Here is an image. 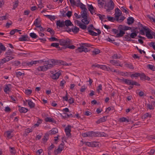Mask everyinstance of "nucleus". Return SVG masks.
I'll use <instances>...</instances> for the list:
<instances>
[{
    "mask_svg": "<svg viewBox=\"0 0 155 155\" xmlns=\"http://www.w3.org/2000/svg\"><path fill=\"white\" fill-rule=\"evenodd\" d=\"M143 30H140V34L142 35H144L145 34L144 32H146V37L148 39H152L153 38L152 36V30L149 28L147 27L143 28Z\"/></svg>",
    "mask_w": 155,
    "mask_h": 155,
    "instance_id": "f257e3e1",
    "label": "nucleus"
},
{
    "mask_svg": "<svg viewBox=\"0 0 155 155\" xmlns=\"http://www.w3.org/2000/svg\"><path fill=\"white\" fill-rule=\"evenodd\" d=\"M114 4L113 1L109 2L107 4L105 3L104 5V8L106 9V11L107 12H111L114 8Z\"/></svg>",
    "mask_w": 155,
    "mask_h": 155,
    "instance_id": "f03ea898",
    "label": "nucleus"
},
{
    "mask_svg": "<svg viewBox=\"0 0 155 155\" xmlns=\"http://www.w3.org/2000/svg\"><path fill=\"white\" fill-rule=\"evenodd\" d=\"M54 65L53 64H48L43 66H40L37 68L38 71H47L48 69H50L53 68Z\"/></svg>",
    "mask_w": 155,
    "mask_h": 155,
    "instance_id": "7ed1b4c3",
    "label": "nucleus"
},
{
    "mask_svg": "<svg viewBox=\"0 0 155 155\" xmlns=\"http://www.w3.org/2000/svg\"><path fill=\"white\" fill-rule=\"evenodd\" d=\"M58 41L60 43L59 44L63 46H65L66 45H69L71 42L70 40L68 38L66 39H59Z\"/></svg>",
    "mask_w": 155,
    "mask_h": 155,
    "instance_id": "20e7f679",
    "label": "nucleus"
},
{
    "mask_svg": "<svg viewBox=\"0 0 155 155\" xmlns=\"http://www.w3.org/2000/svg\"><path fill=\"white\" fill-rule=\"evenodd\" d=\"M54 66L56 65H57L59 66L61 65L69 66L71 65V63L68 64L67 63L64 61H63L62 60H57L56 59H54Z\"/></svg>",
    "mask_w": 155,
    "mask_h": 155,
    "instance_id": "39448f33",
    "label": "nucleus"
},
{
    "mask_svg": "<svg viewBox=\"0 0 155 155\" xmlns=\"http://www.w3.org/2000/svg\"><path fill=\"white\" fill-rule=\"evenodd\" d=\"M71 126L70 125H68V126L65 128V132L66 133V135L67 137H69L71 136Z\"/></svg>",
    "mask_w": 155,
    "mask_h": 155,
    "instance_id": "423d86ee",
    "label": "nucleus"
},
{
    "mask_svg": "<svg viewBox=\"0 0 155 155\" xmlns=\"http://www.w3.org/2000/svg\"><path fill=\"white\" fill-rule=\"evenodd\" d=\"M121 13V11L118 8L115 9V15L116 20L118 21L119 17Z\"/></svg>",
    "mask_w": 155,
    "mask_h": 155,
    "instance_id": "0eeeda50",
    "label": "nucleus"
},
{
    "mask_svg": "<svg viewBox=\"0 0 155 155\" xmlns=\"http://www.w3.org/2000/svg\"><path fill=\"white\" fill-rule=\"evenodd\" d=\"M76 21H77V25L78 26L81 28L83 30L86 29L87 28V25H85L83 23H82L79 21L76 20Z\"/></svg>",
    "mask_w": 155,
    "mask_h": 155,
    "instance_id": "6e6552de",
    "label": "nucleus"
},
{
    "mask_svg": "<svg viewBox=\"0 0 155 155\" xmlns=\"http://www.w3.org/2000/svg\"><path fill=\"white\" fill-rule=\"evenodd\" d=\"M140 78L141 80L148 81L150 80V78L148 76H146L144 73H141V75L140 77Z\"/></svg>",
    "mask_w": 155,
    "mask_h": 155,
    "instance_id": "1a4fd4ad",
    "label": "nucleus"
},
{
    "mask_svg": "<svg viewBox=\"0 0 155 155\" xmlns=\"http://www.w3.org/2000/svg\"><path fill=\"white\" fill-rule=\"evenodd\" d=\"M64 21H61L60 20L57 21H56V25L57 28H62L64 27Z\"/></svg>",
    "mask_w": 155,
    "mask_h": 155,
    "instance_id": "9d476101",
    "label": "nucleus"
},
{
    "mask_svg": "<svg viewBox=\"0 0 155 155\" xmlns=\"http://www.w3.org/2000/svg\"><path fill=\"white\" fill-rule=\"evenodd\" d=\"M118 28L119 30V33H117L116 36V37H122L125 34V31L121 29L120 28L119 26Z\"/></svg>",
    "mask_w": 155,
    "mask_h": 155,
    "instance_id": "9b49d317",
    "label": "nucleus"
},
{
    "mask_svg": "<svg viewBox=\"0 0 155 155\" xmlns=\"http://www.w3.org/2000/svg\"><path fill=\"white\" fill-rule=\"evenodd\" d=\"M88 137H96L97 135V132L93 131H88L87 132Z\"/></svg>",
    "mask_w": 155,
    "mask_h": 155,
    "instance_id": "f8f14e48",
    "label": "nucleus"
},
{
    "mask_svg": "<svg viewBox=\"0 0 155 155\" xmlns=\"http://www.w3.org/2000/svg\"><path fill=\"white\" fill-rule=\"evenodd\" d=\"M107 116H104L102 117L96 121V123L97 124H99L101 123L105 122L106 121Z\"/></svg>",
    "mask_w": 155,
    "mask_h": 155,
    "instance_id": "ddd939ff",
    "label": "nucleus"
},
{
    "mask_svg": "<svg viewBox=\"0 0 155 155\" xmlns=\"http://www.w3.org/2000/svg\"><path fill=\"white\" fill-rule=\"evenodd\" d=\"M119 26L120 28L121 29H122L124 31L127 30H130L131 29V27L123 25H120Z\"/></svg>",
    "mask_w": 155,
    "mask_h": 155,
    "instance_id": "4468645a",
    "label": "nucleus"
},
{
    "mask_svg": "<svg viewBox=\"0 0 155 155\" xmlns=\"http://www.w3.org/2000/svg\"><path fill=\"white\" fill-rule=\"evenodd\" d=\"M21 37L19 38L18 40L20 41H28L27 39L28 38V35H22Z\"/></svg>",
    "mask_w": 155,
    "mask_h": 155,
    "instance_id": "2eb2a0df",
    "label": "nucleus"
},
{
    "mask_svg": "<svg viewBox=\"0 0 155 155\" xmlns=\"http://www.w3.org/2000/svg\"><path fill=\"white\" fill-rule=\"evenodd\" d=\"M64 26L66 27L69 26H73V24L72 23L71 21L69 20H66L64 21Z\"/></svg>",
    "mask_w": 155,
    "mask_h": 155,
    "instance_id": "dca6fc26",
    "label": "nucleus"
},
{
    "mask_svg": "<svg viewBox=\"0 0 155 155\" xmlns=\"http://www.w3.org/2000/svg\"><path fill=\"white\" fill-rule=\"evenodd\" d=\"M60 74L61 73L58 72L55 74H53V75L51 76V77L53 79L56 80L59 78Z\"/></svg>",
    "mask_w": 155,
    "mask_h": 155,
    "instance_id": "f3484780",
    "label": "nucleus"
},
{
    "mask_svg": "<svg viewBox=\"0 0 155 155\" xmlns=\"http://www.w3.org/2000/svg\"><path fill=\"white\" fill-rule=\"evenodd\" d=\"M118 61L116 60H111L110 61V62L113 64V65H116L117 66H119L121 67H122L123 65L120 64H118Z\"/></svg>",
    "mask_w": 155,
    "mask_h": 155,
    "instance_id": "a211bd4d",
    "label": "nucleus"
},
{
    "mask_svg": "<svg viewBox=\"0 0 155 155\" xmlns=\"http://www.w3.org/2000/svg\"><path fill=\"white\" fill-rule=\"evenodd\" d=\"M87 8H85L82 11H81V17L82 18H85L87 16Z\"/></svg>",
    "mask_w": 155,
    "mask_h": 155,
    "instance_id": "6ab92c4d",
    "label": "nucleus"
},
{
    "mask_svg": "<svg viewBox=\"0 0 155 155\" xmlns=\"http://www.w3.org/2000/svg\"><path fill=\"white\" fill-rule=\"evenodd\" d=\"M11 84H5V88L4 89V91L6 93H7V91H10L11 90L9 88V87L11 86Z\"/></svg>",
    "mask_w": 155,
    "mask_h": 155,
    "instance_id": "aec40b11",
    "label": "nucleus"
},
{
    "mask_svg": "<svg viewBox=\"0 0 155 155\" xmlns=\"http://www.w3.org/2000/svg\"><path fill=\"white\" fill-rule=\"evenodd\" d=\"M25 101L27 102L29 107L31 108H34L35 106V104L31 100H26Z\"/></svg>",
    "mask_w": 155,
    "mask_h": 155,
    "instance_id": "412c9836",
    "label": "nucleus"
},
{
    "mask_svg": "<svg viewBox=\"0 0 155 155\" xmlns=\"http://www.w3.org/2000/svg\"><path fill=\"white\" fill-rule=\"evenodd\" d=\"M134 19L132 17H129L127 19V24L128 25L132 24L134 23Z\"/></svg>",
    "mask_w": 155,
    "mask_h": 155,
    "instance_id": "4be33fe9",
    "label": "nucleus"
},
{
    "mask_svg": "<svg viewBox=\"0 0 155 155\" xmlns=\"http://www.w3.org/2000/svg\"><path fill=\"white\" fill-rule=\"evenodd\" d=\"M104 1L97 0L98 5L100 8H103L104 4Z\"/></svg>",
    "mask_w": 155,
    "mask_h": 155,
    "instance_id": "5701e85b",
    "label": "nucleus"
},
{
    "mask_svg": "<svg viewBox=\"0 0 155 155\" xmlns=\"http://www.w3.org/2000/svg\"><path fill=\"white\" fill-rule=\"evenodd\" d=\"M83 18L81 20V21L85 25H88L89 23L90 20L88 19V16Z\"/></svg>",
    "mask_w": 155,
    "mask_h": 155,
    "instance_id": "b1692460",
    "label": "nucleus"
},
{
    "mask_svg": "<svg viewBox=\"0 0 155 155\" xmlns=\"http://www.w3.org/2000/svg\"><path fill=\"white\" fill-rule=\"evenodd\" d=\"M18 110L21 113H26L28 110V109L24 107H21L18 109Z\"/></svg>",
    "mask_w": 155,
    "mask_h": 155,
    "instance_id": "393cba45",
    "label": "nucleus"
},
{
    "mask_svg": "<svg viewBox=\"0 0 155 155\" xmlns=\"http://www.w3.org/2000/svg\"><path fill=\"white\" fill-rule=\"evenodd\" d=\"M88 9L90 11L91 13L93 14V13L94 12L95 10L94 9V8L92 5H88Z\"/></svg>",
    "mask_w": 155,
    "mask_h": 155,
    "instance_id": "a878e982",
    "label": "nucleus"
},
{
    "mask_svg": "<svg viewBox=\"0 0 155 155\" xmlns=\"http://www.w3.org/2000/svg\"><path fill=\"white\" fill-rule=\"evenodd\" d=\"M120 120L122 122H131V120L127 119V118L123 117L120 119Z\"/></svg>",
    "mask_w": 155,
    "mask_h": 155,
    "instance_id": "bb28decb",
    "label": "nucleus"
},
{
    "mask_svg": "<svg viewBox=\"0 0 155 155\" xmlns=\"http://www.w3.org/2000/svg\"><path fill=\"white\" fill-rule=\"evenodd\" d=\"M141 75V73L136 72L134 74H130V76L131 78H133V77H135L136 78L138 77H140Z\"/></svg>",
    "mask_w": 155,
    "mask_h": 155,
    "instance_id": "cd10ccee",
    "label": "nucleus"
},
{
    "mask_svg": "<svg viewBox=\"0 0 155 155\" xmlns=\"http://www.w3.org/2000/svg\"><path fill=\"white\" fill-rule=\"evenodd\" d=\"M79 28L76 26H75L74 28H71L72 31L75 34L78 33L79 32Z\"/></svg>",
    "mask_w": 155,
    "mask_h": 155,
    "instance_id": "c85d7f7f",
    "label": "nucleus"
},
{
    "mask_svg": "<svg viewBox=\"0 0 155 155\" xmlns=\"http://www.w3.org/2000/svg\"><path fill=\"white\" fill-rule=\"evenodd\" d=\"M49 136V135L48 134L46 133L45 134V135L44 136L43 138L42 139L43 142L44 143H45L48 139Z\"/></svg>",
    "mask_w": 155,
    "mask_h": 155,
    "instance_id": "c756f323",
    "label": "nucleus"
},
{
    "mask_svg": "<svg viewBox=\"0 0 155 155\" xmlns=\"http://www.w3.org/2000/svg\"><path fill=\"white\" fill-rule=\"evenodd\" d=\"M131 72H126L125 73L121 71L119 72V74L123 76H128L129 75H130V74H131Z\"/></svg>",
    "mask_w": 155,
    "mask_h": 155,
    "instance_id": "7c9ffc66",
    "label": "nucleus"
},
{
    "mask_svg": "<svg viewBox=\"0 0 155 155\" xmlns=\"http://www.w3.org/2000/svg\"><path fill=\"white\" fill-rule=\"evenodd\" d=\"M76 6L77 7H79L80 6V8L83 10H84L85 8H86L85 5L82 3H77Z\"/></svg>",
    "mask_w": 155,
    "mask_h": 155,
    "instance_id": "2f4dec72",
    "label": "nucleus"
},
{
    "mask_svg": "<svg viewBox=\"0 0 155 155\" xmlns=\"http://www.w3.org/2000/svg\"><path fill=\"white\" fill-rule=\"evenodd\" d=\"M97 136H99V137H107L108 136V135L107 134H106L104 133V132H102L101 133L100 132H97Z\"/></svg>",
    "mask_w": 155,
    "mask_h": 155,
    "instance_id": "473e14b6",
    "label": "nucleus"
},
{
    "mask_svg": "<svg viewBox=\"0 0 155 155\" xmlns=\"http://www.w3.org/2000/svg\"><path fill=\"white\" fill-rule=\"evenodd\" d=\"M147 68L152 71H155V67L154 65L148 64L147 65Z\"/></svg>",
    "mask_w": 155,
    "mask_h": 155,
    "instance_id": "72a5a7b5",
    "label": "nucleus"
},
{
    "mask_svg": "<svg viewBox=\"0 0 155 155\" xmlns=\"http://www.w3.org/2000/svg\"><path fill=\"white\" fill-rule=\"evenodd\" d=\"M14 58L13 57L11 56L6 55L5 58H4L6 62L8 61L9 60H11Z\"/></svg>",
    "mask_w": 155,
    "mask_h": 155,
    "instance_id": "f704fd0d",
    "label": "nucleus"
},
{
    "mask_svg": "<svg viewBox=\"0 0 155 155\" xmlns=\"http://www.w3.org/2000/svg\"><path fill=\"white\" fill-rule=\"evenodd\" d=\"M132 80L125 79L124 81V83L125 84L128 85H132Z\"/></svg>",
    "mask_w": 155,
    "mask_h": 155,
    "instance_id": "c9c22d12",
    "label": "nucleus"
},
{
    "mask_svg": "<svg viewBox=\"0 0 155 155\" xmlns=\"http://www.w3.org/2000/svg\"><path fill=\"white\" fill-rule=\"evenodd\" d=\"M6 50V48L5 46L2 43H0V54L2 52V51H5Z\"/></svg>",
    "mask_w": 155,
    "mask_h": 155,
    "instance_id": "e433bc0d",
    "label": "nucleus"
},
{
    "mask_svg": "<svg viewBox=\"0 0 155 155\" xmlns=\"http://www.w3.org/2000/svg\"><path fill=\"white\" fill-rule=\"evenodd\" d=\"M51 132V134H54L58 132V130L57 128H53L50 131Z\"/></svg>",
    "mask_w": 155,
    "mask_h": 155,
    "instance_id": "4c0bfd02",
    "label": "nucleus"
},
{
    "mask_svg": "<svg viewBox=\"0 0 155 155\" xmlns=\"http://www.w3.org/2000/svg\"><path fill=\"white\" fill-rule=\"evenodd\" d=\"M18 0H15L13 5V9H15L18 6Z\"/></svg>",
    "mask_w": 155,
    "mask_h": 155,
    "instance_id": "58836bf2",
    "label": "nucleus"
},
{
    "mask_svg": "<svg viewBox=\"0 0 155 155\" xmlns=\"http://www.w3.org/2000/svg\"><path fill=\"white\" fill-rule=\"evenodd\" d=\"M88 32L90 35L92 36H96L97 35V33L92 30H89V31H88Z\"/></svg>",
    "mask_w": 155,
    "mask_h": 155,
    "instance_id": "ea45409f",
    "label": "nucleus"
},
{
    "mask_svg": "<svg viewBox=\"0 0 155 155\" xmlns=\"http://www.w3.org/2000/svg\"><path fill=\"white\" fill-rule=\"evenodd\" d=\"M45 122H54V120L53 118L50 117H47L45 118Z\"/></svg>",
    "mask_w": 155,
    "mask_h": 155,
    "instance_id": "a19ab883",
    "label": "nucleus"
},
{
    "mask_svg": "<svg viewBox=\"0 0 155 155\" xmlns=\"http://www.w3.org/2000/svg\"><path fill=\"white\" fill-rule=\"evenodd\" d=\"M137 29L140 30H143V28H147V27L145 26H143V25L140 23V22H139L138 23V26L137 27Z\"/></svg>",
    "mask_w": 155,
    "mask_h": 155,
    "instance_id": "79ce46f5",
    "label": "nucleus"
},
{
    "mask_svg": "<svg viewBox=\"0 0 155 155\" xmlns=\"http://www.w3.org/2000/svg\"><path fill=\"white\" fill-rule=\"evenodd\" d=\"M100 53V51L98 49H95L92 51V54L96 55Z\"/></svg>",
    "mask_w": 155,
    "mask_h": 155,
    "instance_id": "37998d69",
    "label": "nucleus"
},
{
    "mask_svg": "<svg viewBox=\"0 0 155 155\" xmlns=\"http://www.w3.org/2000/svg\"><path fill=\"white\" fill-rule=\"evenodd\" d=\"M62 150V149L59 148L58 147V148L54 150V152L55 155L57 154L58 153H61Z\"/></svg>",
    "mask_w": 155,
    "mask_h": 155,
    "instance_id": "c03bdc74",
    "label": "nucleus"
},
{
    "mask_svg": "<svg viewBox=\"0 0 155 155\" xmlns=\"http://www.w3.org/2000/svg\"><path fill=\"white\" fill-rule=\"evenodd\" d=\"M30 36L33 38H36L38 37V36L34 32L31 33L30 34Z\"/></svg>",
    "mask_w": 155,
    "mask_h": 155,
    "instance_id": "a18cd8bd",
    "label": "nucleus"
},
{
    "mask_svg": "<svg viewBox=\"0 0 155 155\" xmlns=\"http://www.w3.org/2000/svg\"><path fill=\"white\" fill-rule=\"evenodd\" d=\"M45 16L49 19L51 21L54 20L55 18V16L54 15H45Z\"/></svg>",
    "mask_w": 155,
    "mask_h": 155,
    "instance_id": "49530a36",
    "label": "nucleus"
},
{
    "mask_svg": "<svg viewBox=\"0 0 155 155\" xmlns=\"http://www.w3.org/2000/svg\"><path fill=\"white\" fill-rule=\"evenodd\" d=\"M124 38H125V39L124 40V41H134V40L132 39H131L130 37L127 35H125L124 36Z\"/></svg>",
    "mask_w": 155,
    "mask_h": 155,
    "instance_id": "de8ad7c7",
    "label": "nucleus"
},
{
    "mask_svg": "<svg viewBox=\"0 0 155 155\" xmlns=\"http://www.w3.org/2000/svg\"><path fill=\"white\" fill-rule=\"evenodd\" d=\"M91 144V147H98L99 146L98 143L95 141L92 142Z\"/></svg>",
    "mask_w": 155,
    "mask_h": 155,
    "instance_id": "09e8293b",
    "label": "nucleus"
},
{
    "mask_svg": "<svg viewBox=\"0 0 155 155\" xmlns=\"http://www.w3.org/2000/svg\"><path fill=\"white\" fill-rule=\"evenodd\" d=\"M101 69H102L103 70L107 71L108 69H109V67L108 66L103 65H101Z\"/></svg>",
    "mask_w": 155,
    "mask_h": 155,
    "instance_id": "8fccbe9b",
    "label": "nucleus"
},
{
    "mask_svg": "<svg viewBox=\"0 0 155 155\" xmlns=\"http://www.w3.org/2000/svg\"><path fill=\"white\" fill-rule=\"evenodd\" d=\"M42 120L41 119H38L37 122V123L35 124L34 126H35V127H38L39 126V124L42 123Z\"/></svg>",
    "mask_w": 155,
    "mask_h": 155,
    "instance_id": "3c124183",
    "label": "nucleus"
},
{
    "mask_svg": "<svg viewBox=\"0 0 155 155\" xmlns=\"http://www.w3.org/2000/svg\"><path fill=\"white\" fill-rule=\"evenodd\" d=\"M49 39L50 40V41H59V39H58L55 37H51V38H49Z\"/></svg>",
    "mask_w": 155,
    "mask_h": 155,
    "instance_id": "603ef678",
    "label": "nucleus"
},
{
    "mask_svg": "<svg viewBox=\"0 0 155 155\" xmlns=\"http://www.w3.org/2000/svg\"><path fill=\"white\" fill-rule=\"evenodd\" d=\"M95 28H94L93 25L92 24H91L89 25L87 28V30H88V31H89V30H95Z\"/></svg>",
    "mask_w": 155,
    "mask_h": 155,
    "instance_id": "864d4df0",
    "label": "nucleus"
},
{
    "mask_svg": "<svg viewBox=\"0 0 155 155\" xmlns=\"http://www.w3.org/2000/svg\"><path fill=\"white\" fill-rule=\"evenodd\" d=\"M143 117H144V119H146L148 117H151V115L149 114V113H146L144 114Z\"/></svg>",
    "mask_w": 155,
    "mask_h": 155,
    "instance_id": "5fc2aeb1",
    "label": "nucleus"
},
{
    "mask_svg": "<svg viewBox=\"0 0 155 155\" xmlns=\"http://www.w3.org/2000/svg\"><path fill=\"white\" fill-rule=\"evenodd\" d=\"M75 48V46L74 45H66L65 47V48L66 49L68 48L71 49H74Z\"/></svg>",
    "mask_w": 155,
    "mask_h": 155,
    "instance_id": "6e6d98bb",
    "label": "nucleus"
},
{
    "mask_svg": "<svg viewBox=\"0 0 155 155\" xmlns=\"http://www.w3.org/2000/svg\"><path fill=\"white\" fill-rule=\"evenodd\" d=\"M155 42L153 41H151L149 44V45L150 47H152L155 51Z\"/></svg>",
    "mask_w": 155,
    "mask_h": 155,
    "instance_id": "4d7b16f0",
    "label": "nucleus"
},
{
    "mask_svg": "<svg viewBox=\"0 0 155 155\" xmlns=\"http://www.w3.org/2000/svg\"><path fill=\"white\" fill-rule=\"evenodd\" d=\"M137 33L135 32V31L134 32H133L130 35V38H135V37L137 36Z\"/></svg>",
    "mask_w": 155,
    "mask_h": 155,
    "instance_id": "13d9d810",
    "label": "nucleus"
},
{
    "mask_svg": "<svg viewBox=\"0 0 155 155\" xmlns=\"http://www.w3.org/2000/svg\"><path fill=\"white\" fill-rule=\"evenodd\" d=\"M125 66L130 69H134V67L131 64H125Z\"/></svg>",
    "mask_w": 155,
    "mask_h": 155,
    "instance_id": "bf43d9fd",
    "label": "nucleus"
},
{
    "mask_svg": "<svg viewBox=\"0 0 155 155\" xmlns=\"http://www.w3.org/2000/svg\"><path fill=\"white\" fill-rule=\"evenodd\" d=\"M107 20L110 21L114 22L115 20V18L111 16H107Z\"/></svg>",
    "mask_w": 155,
    "mask_h": 155,
    "instance_id": "052dcab7",
    "label": "nucleus"
},
{
    "mask_svg": "<svg viewBox=\"0 0 155 155\" xmlns=\"http://www.w3.org/2000/svg\"><path fill=\"white\" fill-rule=\"evenodd\" d=\"M126 8H125L124 7H122L121 8V10L123 12L126 13V14H129V12L126 9Z\"/></svg>",
    "mask_w": 155,
    "mask_h": 155,
    "instance_id": "680f3d73",
    "label": "nucleus"
},
{
    "mask_svg": "<svg viewBox=\"0 0 155 155\" xmlns=\"http://www.w3.org/2000/svg\"><path fill=\"white\" fill-rule=\"evenodd\" d=\"M23 75V76L25 75V74L24 73H22L21 72L19 71L16 73V76L18 78L21 76L22 75Z\"/></svg>",
    "mask_w": 155,
    "mask_h": 155,
    "instance_id": "e2e57ef3",
    "label": "nucleus"
},
{
    "mask_svg": "<svg viewBox=\"0 0 155 155\" xmlns=\"http://www.w3.org/2000/svg\"><path fill=\"white\" fill-rule=\"evenodd\" d=\"M72 12L70 11H68L67 13L65 14L66 16H67L68 18H70L72 15Z\"/></svg>",
    "mask_w": 155,
    "mask_h": 155,
    "instance_id": "0e129e2a",
    "label": "nucleus"
},
{
    "mask_svg": "<svg viewBox=\"0 0 155 155\" xmlns=\"http://www.w3.org/2000/svg\"><path fill=\"white\" fill-rule=\"evenodd\" d=\"M59 44L57 43H51V46L54 47H55L57 48L58 46H59Z\"/></svg>",
    "mask_w": 155,
    "mask_h": 155,
    "instance_id": "69168bd1",
    "label": "nucleus"
},
{
    "mask_svg": "<svg viewBox=\"0 0 155 155\" xmlns=\"http://www.w3.org/2000/svg\"><path fill=\"white\" fill-rule=\"evenodd\" d=\"M64 29H65L64 31H66L68 33L70 32L71 31V29L69 27H65Z\"/></svg>",
    "mask_w": 155,
    "mask_h": 155,
    "instance_id": "338daca9",
    "label": "nucleus"
},
{
    "mask_svg": "<svg viewBox=\"0 0 155 155\" xmlns=\"http://www.w3.org/2000/svg\"><path fill=\"white\" fill-rule=\"evenodd\" d=\"M147 18H148L151 21L152 20L153 22L155 23V18H153L152 17H151L150 15H147Z\"/></svg>",
    "mask_w": 155,
    "mask_h": 155,
    "instance_id": "774afa93",
    "label": "nucleus"
}]
</instances>
